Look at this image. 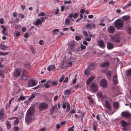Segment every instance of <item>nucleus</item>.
<instances>
[{
    "instance_id": "f257e3e1",
    "label": "nucleus",
    "mask_w": 131,
    "mask_h": 131,
    "mask_svg": "<svg viewBox=\"0 0 131 131\" xmlns=\"http://www.w3.org/2000/svg\"><path fill=\"white\" fill-rule=\"evenodd\" d=\"M114 25L117 30H119L123 27L124 23L121 19H118L114 22Z\"/></svg>"
},
{
    "instance_id": "f03ea898",
    "label": "nucleus",
    "mask_w": 131,
    "mask_h": 131,
    "mask_svg": "<svg viewBox=\"0 0 131 131\" xmlns=\"http://www.w3.org/2000/svg\"><path fill=\"white\" fill-rule=\"evenodd\" d=\"M48 107V105L46 103H40L39 106V109L40 111H42L46 109Z\"/></svg>"
},
{
    "instance_id": "7ed1b4c3",
    "label": "nucleus",
    "mask_w": 131,
    "mask_h": 131,
    "mask_svg": "<svg viewBox=\"0 0 131 131\" xmlns=\"http://www.w3.org/2000/svg\"><path fill=\"white\" fill-rule=\"evenodd\" d=\"M27 84L28 85L27 86L28 87H29L36 85L37 84V82L35 80L31 79H30L28 82Z\"/></svg>"
},
{
    "instance_id": "20e7f679",
    "label": "nucleus",
    "mask_w": 131,
    "mask_h": 131,
    "mask_svg": "<svg viewBox=\"0 0 131 131\" xmlns=\"http://www.w3.org/2000/svg\"><path fill=\"white\" fill-rule=\"evenodd\" d=\"M90 87L93 92H96L98 89V87L97 84L94 82H92L91 83Z\"/></svg>"
},
{
    "instance_id": "39448f33",
    "label": "nucleus",
    "mask_w": 131,
    "mask_h": 131,
    "mask_svg": "<svg viewBox=\"0 0 131 131\" xmlns=\"http://www.w3.org/2000/svg\"><path fill=\"white\" fill-rule=\"evenodd\" d=\"M21 73V70L20 69H16L14 72V76L15 77H17L20 75Z\"/></svg>"
},
{
    "instance_id": "423d86ee",
    "label": "nucleus",
    "mask_w": 131,
    "mask_h": 131,
    "mask_svg": "<svg viewBox=\"0 0 131 131\" xmlns=\"http://www.w3.org/2000/svg\"><path fill=\"white\" fill-rule=\"evenodd\" d=\"M28 75L27 71L26 70H24L23 72L21 78L24 80H26L28 79Z\"/></svg>"
},
{
    "instance_id": "0eeeda50",
    "label": "nucleus",
    "mask_w": 131,
    "mask_h": 131,
    "mask_svg": "<svg viewBox=\"0 0 131 131\" xmlns=\"http://www.w3.org/2000/svg\"><path fill=\"white\" fill-rule=\"evenodd\" d=\"M100 84L104 88H106L108 85L107 81L104 79H102L101 80L100 82Z\"/></svg>"
},
{
    "instance_id": "6e6552de",
    "label": "nucleus",
    "mask_w": 131,
    "mask_h": 131,
    "mask_svg": "<svg viewBox=\"0 0 131 131\" xmlns=\"http://www.w3.org/2000/svg\"><path fill=\"white\" fill-rule=\"evenodd\" d=\"M25 121L27 124H28L32 122V119L31 117L26 115Z\"/></svg>"
},
{
    "instance_id": "1a4fd4ad",
    "label": "nucleus",
    "mask_w": 131,
    "mask_h": 131,
    "mask_svg": "<svg viewBox=\"0 0 131 131\" xmlns=\"http://www.w3.org/2000/svg\"><path fill=\"white\" fill-rule=\"evenodd\" d=\"M121 116L122 117H125L126 118H129L131 117V114L128 112H124L121 113Z\"/></svg>"
},
{
    "instance_id": "9d476101",
    "label": "nucleus",
    "mask_w": 131,
    "mask_h": 131,
    "mask_svg": "<svg viewBox=\"0 0 131 131\" xmlns=\"http://www.w3.org/2000/svg\"><path fill=\"white\" fill-rule=\"evenodd\" d=\"M98 46L102 48H104L105 47V44L103 40H100L97 42Z\"/></svg>"
},
{
    "instance_id": "9b49d317",
    "label": "nucleus",
    "mask_w": 131,
    "mask_h": 131,
    "mask_svg": "<svg viewBox=\"0 0 131 131\" xmlns=\"http://www.w3.org/2000/svg\"><path fill=\"white\" fill-rule=\"evenodd\" d=\"M111 39L112 41L116 42H120L119 38L116 36L112 37L111 38Z\"/></svg>"
},
{
    "instance_id": "f8f14e48",
    "label": "nucleus",
    "mask_w": 131,
    "mask_h": 131,
    "mask_svg": "<svg viewBox=\"0 0 131 131\" xmlns=\"http://www.w3.org/2000/svg\"><path fill=\"white\" fill-rule=\"evenodd\" d=\"M79 14L77 13H75L74 14L73 13H71L70 14L68 17L71 19H72V17H73L74 19L76 18L78 16Z\"/></svg>"
},
{
    "instance_id": "ddd939ff",
    "label": "nucleus",
    "mask_w": 131,
    "mask_h": 131,
    "mask_svg": "<svg viewBox=\"0 0 131 131\" xmlns=\"http://www.w3.org/2000/svg\"><path fill=\"white\" fill-rule=\"evenodd\" d=\"M108 31L111 33H113L115 31V28L113 26H111L108 28Z\"/></svg>"
},
{
    "instance_id": "4468645a",
    "label": "nucleus",
    "mask_w": 131,
    "mask_h": 131,
    "mask_svg": "<svg viewBox=\"0 0 131 131\" xmlns=\"http://www.w3.org/2000/svg\"><path fill=\"white\" fill-rule=\"evenodd\" d=\"M113 79L114 83L115 85H117L118 83L117 75H114Z\"/></svg>"
},
{
    "instance_id": "2eb2a0df",
    "label": "nucleus",
    "mask_w": 131,
    "mask_h": 131,
    "mask_svg": "<svg viewBox=\"0 0 131 131\" xmlns=\"http://www.w3.org/2000/svg\"><path fill=\"white\" fill-rule=\"evenodd\" d=\"M95 78V77L93 76H92L90 77L88 79L86 82V84L87 85H89L91 82L94 80Z\"/></svg>"
},
{
    "instance_id": "dca6fc26",
    "label": "nucleus",
    "mask_w": 131,
    "mask_h": 131,
    "mask_svg": "<svg viewBox=\"0 0 131 131\" xmlns=\"http://www.w3.org/2000/svg\"><path fill=\"white\" fill-rule=\"evenodd\" d=\"M56 67L54 65H51L48 67L47 68L48 70L49 71H53L55 69Z\"/></svg>"
},
{
    "instance_id": "f3484780",
    "label": "nucleus",
    "mask_w": 131,
    "mask_h": 131,
    "mask_svg": "<svg viewBox=\"0 0 131 131\" xmlns=\"http://www.w3.org/2000/svg\"><path fill=\"white\" fill-rule=\"evenodd\" d=\"M105 106L106 108L109 110H111V107L110 103L108 101H106L105 102Z\"/></svg>"
},
{
    "instance_id": "a211bd4d",
    "label": "nucleus",
    "mask_w": 131,
    "mask_h": 131,
    "mask_svg": "<svg viewBox=\"0 0 131 131\" xmlns=\"http://www.w3.org/2000/svg\"><path fill=\"white\" fill-rule=\"evenodd\" d=\"M130 18V17L129 15H125L122 17V19L123 21L129 20Z\"/></svg>"
},
{
    "instance_id": "6ab92c4d",
    "label": "nucleus",
    "mask_w": 131,
    "mask_h": 131,
    "mask_svg": "<svg viewBox=\"0 0 131 131\" xmlns=\"http://www.w3.org/2000/svg\"><path fill=\"white\" fill-rule=\"evenodd\" d=\"M110 65V63L109 62L107 61L103 63L102 64L101 66L102 67H108Z\"/></svg>"
},
{
    "instance_id": "aec40b11",
    "label": "nucleus",
    "mask_w": 131,
    "mask_h": 131,
    "mask_svg": "<svg viewBox=\"0 0 131 131\" xmlns=\"http://www.w3.org/2000/svg\"><path fill=\"white\" fill-rule=\"evenodd\" d=\"M75 45V43L73 41H71L70 43L69 46L71 50L73 51V50L74 48Z\"/></svg>"
},
{
    "instance_id": "412c9836",
    "label": "nucleus",
    "mask_w": 131,
    "mask_h": 131,
    "mask_svg": "<svg viewBox=\"0 0 131 131\" xmlns=\"http://www.w3.org/2000/svg\"><path fill=\"white\" fill-rule=\"evenodd\" d=\"M107 77L109 80H110L111 78L112 72L110 71H107L106 73Z\"/></svg>"
},
{
    "instance_id": "4be33fe9",
    "label": "nucleus",
    "mask_w": 131,
    "mask_h": 131,
    "mask_svg": "<svg viewBox=\"0 0 131 131\" xmlns=\"http://www.w3.org/2000/svg\"><path fill=\"white\" fill-rule=\"evenodd\" d=\"M107 47L108 49H111L113 48V45L110 42H108L107 44Z\"/></svg>"
},
{
    "instance_id": "5701e85b",
    "label": "nucleus",
    "mask_w": 131,
    "mask_h": 131,
    "mask_svg": "<svg viewBox=\"0 0 131 131\" xmlns=\"http://www.w3.org/2000/svg\"><path fill=\"white\" fill-rule=\"evenodd\" d=\"M35 94L34 93H32L31 94V96L29 97L28 100L30 101H32L35 98Z\"/></svg>"
},
{
    "instance_id": "b1692460",
    "label": "nucleus",
    "mask_w": 131,
    "mask_h": 131,
    "mask_svg": "<svg viewBox=\"0 0 131 131\" xmlns=\"http://www.w3.org/2000/svg\"><path fill=\"white\" fill-rule=\"evenodd\" d=\"M34 114L33 111L31 110H28L27 111L26 115H27L28 116L31 117Z\"/></svg>"
},
{
    "instance_id": "393cba45",
    "label": "nucleus",
    "mask_w": 131,
    "mask_h": 131,
    "mask_svg": "<svg viewBox=\"0 0 131 131\" xmlns=\"http://www.w3.org/2000/svg\"><path fill=\"white\" fill-rule=\"evenodd\" d=\"M56 109H57V105L56 104L53 106L51 109L50 110V114H52L53 113L54 110Z\"/></svg>"
},
{
    "instance_id": "a878e982",
    "label": "nucleus",
    "mask_w": 131,
    "mask_h": 131,
    "mask_svg": "<svg viewBox=\"0 0 131 131\" xmlns=\"http://www.w3.org/2000/svg\"><path fill=\"white\" fill-rule=\"evenodd\" d=\"M42 21L39 19H38L36 22L35 24H34L36 26L38 25H41L42 24Z\"/></svg>"
},
{
    "instance_id": "bb28decb",
    "label": "nucleus",
    "mask_w": 131,
    "mask_h": 131,
    "mask_svg": "<svg viewBox=\"0 0 131 131\" xmlns=\"http://www.w3.org/2000/svg\"><path fill=\"white\" fill-rule=\"evenodd\" d=\"M121 124L123 127H126L127 125V123L124 120L122 121Z\"/></svg>"
},
{
    "instance_id": "cd10ccee",
    "label": "nucleus",
    "mask_w": 131,
    "mask_h": 131,
    "mask_svg": "<svg viewBox=\"0 0 131 131\" xmlns=\"http://www.w3.org/2000/svg\"><path fill=\"white\" fill-rule=\"evenodd\" d=\"M71 92V91L70 90V89H69V90H66L64 91V93L65 95H66L67 94H70Z\"/></svg>"
},
{
    "instance_id": "c85d7f7f",
    "label": "nucleus",
    "mask_w": 131,
    "mask_h": 131,
    "mask_svg": "<svg viewBox=\"0 0 131 131\" xmlns=\"http://www.w3.org/2000/svg\"><path fill=\"white\" fill-rule=\"evenodd\" d=\"M6 125L7 129L8 130L10 129L11 128V125L9 121H7L6 122Z\"/></svg>"
},
{
    "instance_id": "c756f323",
    "label": "nucleus",
    "mask_w": 131,
    "mask_h": 131,
    "mask_svg": "<svg viewBox=\"0 0 131 131\" xmlns=\"http://www.w3.org/2000/svg\"><path fill=\"white\" fill-rule=\"evenodd\" d=\"M68 53L70 55L69 58L70 60L72 62L74 61V59L71 56V55H72V53L71 52V51H69L68 52Z\"/></svg>"
},
{
    "instance_id": "7c9ffc66",
    "label": "nucleus",
    "mask_w": 131,
    "mask_h": 131,
    "mask_svg": "<svg viewBox=\"0 0 131 131\" xmlns=\"http://www.w3.org/2000/svg\"><path fill=\"white\" fill-rule=\"evenodd\" d=\"M80 49V47L78 46L75 49L74 48L72 51L75 53H77L78 52H79Z\"/></svg>"
},
{
    "instance_id": "2f4dec72",
    "label": "nucleus",
    "mask_w": 131,
    "mask_h": 131,
    "mask_svg": "<svg viewBox=\"0 0 131 131\" xmlns=\"http://www.w3.org/2000/svg\"><path fill=\"white\" fill-rule=\"evenodd\" d=\"M126 74L128 76H131V69H129L126 71Z\"/></svg>"
},
{
    "instance_id": "473e14b6",
    "label": "nucleus",
    "mask_w": 131,
    "mask_h": 131,
    "mask_svg": "<svg viewBox=\"0 0 131 131\" xmlns=\"http://www.w3.org/2000/svg\"><path fill=\"white\" fill-rule=\"evenodd\" d=\"M114 107L115 108H118L119 106L118 103L116 102H115L113 104Z\"/></svg>"
},
{
    "instance_id": "72a5a7b5",
    "label": "nucleus",
    "mask_w": 131,
    "mask_h": 131,
    "mask_svg": "<svg viewBox=\"0 0 131 131\" xmlns=\"http://www.w3.org/2000/svg\"><path fill=\"white\" fill-rule=\"evenodd\" d=\"M26 97L23 96L21 95L20 97L18 99L17 102H18L19 101L25 99Z\"/></svg>"
},
{
    "instance_id": "f704fd0d",
    "label": "nucleus",
    "mask_w": 131,
    "mask_h": 131,
    "mask_svg": "<svg viewBox=\"0 0 131 131\" xmlns=\"http://www.w3.org/2000/svg\"><path fill=\"white\" fill-rule=\"evenodd\" d=\"M127 32L129 35H131V27H129L127 28Z\"/></svg>"
},
{
    "instance_id": "c9c22d12",
    "label": "nucleus",
    "mask_w": 131,
    "mask_h": 131,
    "mask_svg": "<svg viewBox=\"0 0 131 131\" xmlns=\"http://www.w3.org/2000/svg\"><path fill=\"white\" fill-rule=\"evenodd\" d=\"M88 99L89 100L90 103V104H93L94 103V102L93 100V98H91L90 96H88Z\"/></svg>"
},
{
    "instance_id": "e433bc0d",
    "label": "nucleus",
    "mask_w": 131,
    "mask_h": 131,
    "mask_svg": "<svg viewBox=\"0 0 131 131\" xmlns=\"http://www.w3.org/2000/svg\"><path fill=\"white\" fill-rule=\"evenodd\" d=\"M51 84L52 85L54 86H57L58 84L57 81H54L51 82Z\"/></svg>"
},
{
    "instance_id": "4c0bfd02",
    "label": "nucleus",
    "mask_w": 131,
    "mask_h": 131,
    "mask_svg": "<svg viewBox=\"0 0 131 131\" xmlns=\"http://www.w3.org/2000/svg\"><path fill=\"white\" fill-rule=\"evenodd\" d=\"M90 73V70L88 69H86L84 72V74L85 75H88Z\"/></svg>"
},
{
    "instance_id": "58836bf2",
    "label": "nucleus",
    "mask_w": 131,
    "mask_h": 131,
    "mask_svg": "<svg viewBox=\"0 0 131 131\" xmlns=\"http://www.w3.org/2000/svg\"><path fill=\"white\" fill-rule=\"evenodd\" d=\"M97 95L99 98H101L103 96V93L101 92H99L97 93Z\"/></svg>"
},
{
    "instance_id": "ea45409f",
    "label": "nucleus",
    "mask_w": 131,
    "mask_h": 131,
    "mask_svg": "<svg viewBox=\"0 0 131 131\" xmlns=\"http://www.w3.org/2000/svg\"><path fill=\"white\" fill-rule=\"evenodd\" d=\"M8 47L5 46L4 45H1L0 46V49L3 50H5Z\"/></svg>"
},
{
    "instance_id": "a19ab883",
    "label": "nucleus",
    "mask_w": 131,
    "mask_h": 131,
    "mask_svg": "<svg viewBox=\"0 0 131 131\" xmlns=\"http://www.w3.org/2000/svg\"><path fill=\"white\" fill-rule=\"evenodd\" d=\"M4 111L3 108H1L0 111V116H4Z\"/></svg>"
},
{
    "instance_id": "79ce46f5",
    "label": "nucleus",
    "mask_w": 131,
    "mask_h": 131,
    "mask_svg": "<svg viewBox=\"0 0 131 131\" xmlns=\"http://www.w3.org/2000/svg\"><path fill=\"white\" fill-rule=\"evenodd\" d=\"M67 108L66 109V112H67L70 110V106L69 103H67Z\"/></svg>"
},
{
    "instance_id": "37998d69",
    "label": "nucleus",
    "mask_w": 131,
    "mask_h": 131,
    "mask_svg": "<svg viewBox=\"0 0 131 131\" xmlns=\"http://www.w3.org/2000/svg\"><path fill=\"white\" fill-rule=\"evenodd\" d=\"M0 76H1L2 78H4L3 71L2 70L0 71Z\"/></svg>"
},
{
    "instance_id": "c03bdc74",
    "label": "nucleus",
    "mask_w": 131,
    "mask_h": 131,
    "mask_svg": "<svg viewBox=\"0 0 131 131\" xmlns=\"http://www.w3.org/2000/svg\"><path fill=\"white\" fill-rule=\"evenodd\" d=\"M65 78V76L64 75H63L62 77H61L59 79V82L61 83L62 82L64 79Z\"/></svg>"
},
{
    "instance_id": "a18cd8bd",
    "label": "nucleus",
    "mask_w": 131,
    "mask_h": 131,
    "mask_svg": "<svg viewBox=\"0 0 131 131\" xmlns=\"http://www.w3.org/2000/svg\"><path fill=\"white\" fill-rule=\"evenodd\" d=\"M30 65L29 63L26 64H25V68L29 69L30 68Z\"/></svg>"
},
{
    "instance_id": "49530a36",
    "label": "nucleus",
    "mask_w": 131,
    "mask_h": 131,
    "mask_svg": "<svg viewBox=\"0 0 131 131\" xmlns=\"http://www.w3.org/2000/svg\"><path fill=\"white\" fill-rule=\"evenodd\" d=\"M67 103H69L68 102H65V103H63L62 107V108L63 109H65L66 107V106H67Z\"/></svg>"
},
{
    "instance_id": "de8ad7c7",
    "label": "nucleus",
    "mask_w": 131,
    "mask_h": 131,
    "mask_svg": "<svg viewBox=\"0 0 131 131\" xmlns=\"http://www.w3.org/2000/svg\"><path fill=\"white\" fill-rule=\"evenodd\" d=\"M59 32V30L58 29H55L53 30V34H57Z\"/></svg>"
},
{
    "instance_id": "09e8293b",
    "label": "nucleus",
    "mask_w": 131,
    "mask_h": 131,
    "mask_svg": "<svg viewBox=\"0 0 131 131\" xmlns=\"http://www.w3.org/2000/svg\"><path fill=\"white\" fill-rule=\"evenodd\" d=\"M8 54V52H6L5 53L4 52H0V55L2 56H5L7 55Z\"/></svg>"
},
{
    "instance_id": "8fccbe9b",
    "label": "nucleus",
    "mask_w": 131,
    "mask_h": 131,
    "mask_svg": "<svg viewBox=\"0 0 131 131\" xmlns=\"http://www.w3.org/2000/svg\"><path fill=\"white\" fill-rule=\"evenodd\" d=\"M18 17H21V19L24 18L25 17V16L24 15L21 13H20L19 14Z\"/></svg>"
},
{
    "instance_id": "3c124183",
    "label": "nucleus",
    "mask_w": 131,
    "mask_h": 131,
    "mask_svg": "<svg viewBox=\"0 0 131 131\" xmlns=\"http://www.w3.org/2000/svg\"><path fill=\"white\" fill-rule=\"evenodd\" d=\"M30 49L32 53L34 54L35 53V50L34 48L33 47L30 46Z\"/></svg>"
},
{
    "instance_id": "603ef678",
    "label": "nucleus",
    "mask_w": 131,
    "mask_h": 131,
    "mask_svg": "<svg viewBox=\"0 0 131 131\" xmlns=\"http://www.w3.org/2000/svg\"><path fill=\"white\" fill-rule=\"evenodd\" d=\"M81 39V37L79 36H77L75 37V39L77 41H79Z\"/></svg>"
},
{
    "instance_id": "864d4df0",
    "label": "nucleus",
    "mask_w": 131,
    "mask_h": 131,
    "mask_svg": "<svg viewBox=\"0 0 131 131\" xmlns=\"http://www.w3.org/2000/svg\"><path fill=\"white\" fill-rule=\"evenodd\" d=\"M4 116H0V119L2 122H3L5 119V118Z\"/></svg>"
},
{
    "instance_id": "5fc2aeb1",
    "label": "nucleus",
    "mask_w": 131,
    "mask_h": 131,
    "mask_svg": "<svg viewBox=\"0 0 131 131\" xmlns=\"http://www.w3.org/2000/svg\"><path fill=\"white\" fill-rule=\"evenodd\" d=\"M59 8H58L55 11V14L56 15H59L58 14L59 13Z\"/></svg>"
},
{
    "instance_id": "6e6d98bb",
    "label": "nucleus",
    "mask_w": 131,
    "mask_h": 131,
    "mask_svg": "<svg viewBox=\"0 0 131 131\" xmlns=\"http://www.w3.org/2000/svg\"><path fill=\"white\" fill-rule=\"evenodd\" d=\"M45 14L44 13L42 12L38 14V16H44Z\"/></svg>"
},
{
    "instance_id": "4d7b16f0",
    "label": "nucleus",
    "mask_w": 131,
    "mask_h": 131,
    "mask_svg": "<svg viewBox=\"0 0 131 131\" xmlns=\"http://www.w3.org/2000/svg\"><path fill=\"white\" fill-rule=\"evenodd\" d=\"M80 49H81V50L82 49H84L86 48V47L82 45L81 46Z\"/></svg>"
},
{
    "instance_id": "13d9d810",
    "label": "nucleus",
    "mask_w": 131,
    "mask_h": 131,
    "mask_svg": "<svg viewBox=\"0 0 131 131\" xmlns=\"http://www.w3.org/2000/svg\"><path fill=\"white\" fill-rule=\"evenodd\" d=\"M71 3V1H65L64 2V3L65 4H69Z\"/></svg>"
},
{
    "instance_id": "bf43d9fd",
    "label": "nucleus",
    "mask_w": 131,
    "mask_h": 131,
    "mask_svg": "<svg viewBox=\"0 0 131 131\" xmlns=\"http://www.w3.org/2000/svg\"><path fill=\"white\" fill-rule=\"evenodd\" d=\"M91 24H88L85 26V27L87 28H91Z\"/></svg>"
},
{
    "instance_id": "052dcab7",
    "label": "nucleus",
    "mask_w": 131,
    "mask_h": 131,
    "mask_svg": "<svg viewBox=\"0 0 131 131\" xmlns=\"http://www.w3.org/2000/svg\"><path fill=\"white\" fill-rule=\"evenodd\" d=\"M44 86L46 88H48L49 87V85L48 83H46L44 84Z\"/></svg>"
},
{
    "instance_id": "680f3d73",
    "label": "nucleus",
    "mask_w": 131,
    "mask_h": 131,
    "mask_svg": "<svg viewBox=\"0 0 131 131\" xmlns=\"http://www.w3.org/2000/svg\"><path fill=\"white\" fill-rule=\"evenodd\" d=\"M19 121L18 120H16L14 121V124L15 125H18L19 123Z\"/></svg>"
},
{
    "instance_id": "e2e57ef3",
    "label": "nucleus",
    "mask_w": 131,
    "mask_h": 131,
    "mask_svg": "<svg viewBox=\"0 0 131 131\" xmlns=\"http://www.w3.org/2000/svg\"><path fill=\"white\" fill-rule=\"evenodd\" d=\"M83 34L86 37H87L88 36V34L87 32L86 31H84L83 32Z\"/></svg>"
},
{
    "instance_id": "0e129e2a",
    "label": "nucleus",
    "mask_w": 131,
    "mask_h": 131,
    "mask_svg": "<svg viewBox=\"0 0 131 131\" xmlns=\"http://www.w3.org/2000/svg\"><path fill=\"white\" fill-rule=\"evenodd\" d=\"M65 22L66 24H67L70 22V20L69 19H66L65 20Z\"/></svg>"
},
{
    "instance_id": "69168bd1",
    "label": "nucleus",
    "mask_w": 131,
    "mask_h": 131,
    "mask_svg": "<svg viewBox=\"0 0 131 131\" xmlns=\"http://www.w3.org/2000/svg\"><path fill=\"white\" fill-rule=\"evenodd\" d=\"M14 130L15 131H18L19 130V128L18 126L14 127Z\"/></svg>"
},
{
    "instance_id": "338daca9",
    "label": "nucleus",
    "mask_w": 131,
    "mask_h": 131,
    "mask_svg": "<svg viewBox=\"0 0 131 131\" xmlns=\"http://www.w3.org/2000/svg\"><path fill=\"white\" fill-rule=\"evenodd\" d=\"M68 79L69 78L68 77H66L65 80L63 81V82L66 83L68 82Z\"/></svg>"
},
{
    "instance_id": "774afa93",
    "label": "nucleus",
    "mask_w": 131,
    "mask_h": 131,
    "mask_svg": "<svg viewBox=\"0 0 131 131\" xmlns=\"http://www.w3.org/2000/svg\"><path fill=\"white\" fill-rule=\"evenodd\" d=\"M20 35V33L19 32H16L15 34V36L16 37H17L19 36Z\"/></svg>"
}]
</instances>
